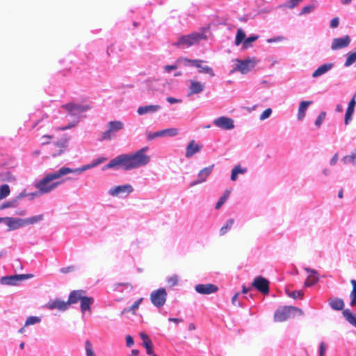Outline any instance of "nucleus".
Instances as JSON below:
<instances>
[{"label":"nucleus","mask_w":356,"mask_h":356,"mask_svg":"<svg viewBox=\"0 0 356 356\" xmlns=\"http://www.w3.org/2000/svg\"><path fill=\"white\" fill-rule=\"evenodd\" d=\"M272 113V110L270 108H266L264 110L262 113L260 115L259 119L261 120H264L269 118Z\"/></svg>","instance_id":"5fc2aeb1"},{"label":"nucleus","mask_w":356,"mask_h":356,"mask_svg":"<svg viewBox=\"0 0 356 356\" xmlns=\"http://www.w3.org/2000/svg\"><path fill=\"white\" fill-rule=\"evenodd\" d=\"M4 222L8 227V230H13L24 227V220L22 218H16L11 217H4Z\"/></svg>","instance_id":"a211bd4d"},{"label":"nucleus","mask_w":356,"mask_h":356,"mask_svg":"<svg viewBox=\"0 0 356 356\" xmlns=\"http://www.w3.org/2000/svg\"><path fill=\"white\" fill-rule=\"evenodd\" d=\"M46 307L49 309H57L60 311H65L69 307L67 301H63L59 299L49 302Z\"/></svg>","instance_id":"aec40b11"},{"label":"nucleus","mask_w":356,"mask_h":356,"mask_svg":"<svg viewBox=\"0 0 356 356\" xmlns=\"http://www.w3.org/2000/svg\"><path fill=\"white\" fill-rule=\"evenodd\" d=\"M106 159H104V158H100V159H98L93 164L90 165H88L86 167H83V168H84L83 170L90 168V167H93V166H95L98 164H100L101 163H102L104 161H105Z\"/></svg>","instance_id":"680f3d73"},{"label":"nucleus","mask_w":356,"mask_h":356,"mask_svg":"<svg viewBox=\"0 0 356 356\" xmlns=\"http://www.w3.org/2000/svg\"><path fill=\"white\" fill-rule=\"evenodd\" d=\"M70 115L76 116L79 119V115L90 109L89 105H81L74 102H70L62 106Z\"/></svg>","instance_id":"39448f33"},{"label":"nucleus","mask_w":356,"mask_h":356,"mask_svg":"<svg viewBox=\"0 0 356 356\" xmlns=\"http://www.w3.org/2000/svg\"><path fill=\"white\" fill-rule=\"evenodd\" d=\"M234 223V220L233 218H229L225 223L224 226H222L220 229V235L225 234L228 230H229Z\"/></svg>","instance_id":"e433bc0d"},{"label":"nucleus","mask_w":356,"mask_h":356,"mask_svg":"<svg viewBox=\"0 0 356 356\" xmlns=\"http://www.w3.org/2000/svg\"><path fill=\"white\" fill-rule=\"evenodd\" d=\"M286 294L290 298H292L293 299H298V298H302L304 296V293L302 290H297V291H290L289 290L286 291Z\"/></svg>","instance_id":"ea45409f"},{"label":"nucleus","mask_w":356,"mask_h":356,"mask_svg":"<svg viewBox=\"0 0 356 356\" xmlns=\"http://www.w3.org/2000/svg\"><path fill=\"white\" fill-rule=\"evenodd\" d=\"M160 136H163V134L161 133V131H157V132H154L153 134H149L148 135V138L149 140H152L154 138H156V137H160Z\"/></svg>","instance_id":"e2e57ef3"},{"label":"nucleus","mask_w":356,"mask_h":356,"mask_svg":"<svg viewBox=\"0 0 356 356\" xmlns=\"http://www.w3.org/2000/svg\"><path fill=\"white\" fill-rule=\"evenodd\" d=\"M86 293V292L84 290H74L71 291L67 301L68 306L71 304H75L79 300L81 301Z\"/></svg>","instance_id":"6ab92c4d"},{"label":"nucleus","mask_w":356,"mask_h":356,"mask_svg":"<svg viewBox=\"0 0 356 356\" xmlns=\"http://www.w3.org/2000/svg\"><path fill=\"white\" fill-rule=\"evenodd\" d=\"M44 140L42 143V145L49 144L50 143V140L54 138V136L51 135H44L42 137Z\"/></svg>","instance_id":"13d9d810"},{"label":"nucleus","mask_w":356,"mask_h":356,"mask_svg":"<svg viewBox=\"0 0 356 356\" xmlns=\"http://www.w3.org/2000/svg\"><path fill=\"white\" fill-rule=\"evenodd\" d=\"M246 172V168H242L240 165H236L232 170L231 180L236 181L238 174H244Z\"/></svg>","instance_id":"7c9ffc66"},{"label":"nucleus","mask_w":356,"mask_h":356,"mask_svg":"<svg viewBox=\"0 0 356 356\" xmlns=\"http://www.w3.org/2000/svg\"><path fill=\"white\" fill-rule=\"evenodd\" d=\"M33 277V274H21L9 276H4L0 279V283L3 285H16L19 282L25 280Z\"/></svg>","instance_id":"0eeeda50"},{"label":"nucleus","mask_w":356,"mask_h":356,"mask_svg":"<svg viewBox=\"0 0 356 356\" xmlns=\"http://www.w3.org/2000/svg\"><path fill=\"white\" fill-rule=\"evenodd\" d=\"M124 124L121 121H111L108 123V130L103 132L101 140H111L113 134L122 129Z\"/></svg>","instance_id":"6e6552de"},{"label":"nucleus","mask_w":356,"mask_h":356,"mask_svg":"<svg viewBox=\"0 0 356 356\" xmlns=\"http://www.w3.org/2000/svg\"><path fill=\"white\" fill-rule=\"evenodd\" d=\"M295 314L301 316L303 314V311L298 307L284 306L275 311L274 314V320L277 322H282Z\"/></svg>","instance_id":"20e7f679"},{"label":"nucleus","mask_w":356,"mask_h":356,"mask_svg":"<svg viewBox=\"0 0 356 356\" xmlns=\"http://www.w3.org/2000/svg\"><path fill=\"white\" fill-rule=\"evenodd\" d=\"M163 136L168 135L169 136H175L178 134V130L175 128H170L161 130Z\"/></svg>","instance_id":"49530a36"},{"label":"nucleus","mask_w":356,"mask_h":356,"mask_svg":"<svg viewBox=\"0 0 356 356\" xmlns=\"http://www.w3.org/2000/svg\"><path fill=\"white\" fill-rule=\"evenodd\" d=\"M205 38L206 35L203 33H193L181 36L172 45L178 48L190 47L191 46L198 44L201 40Z\"/></svg>","instance_id":"7ed1b4c3"},{"label":"nucleus","mask_w":356,"mask_h":356,"mask_svg":"<svg viewBox=\"0 0 356 356\" xmlns=\"http://www.w3.org/2000/svg\"><path fill=\"white\" fill-rule=\"evenodd\" d=\"M161 108L159 105H147L145 106H140L138 108V113L139 115H144L148 113H154Z\"/></svg>","instance_id":"bb28decb"},{"label":"nucleus","mask_w":356,"mask_h":356,"mask_svg":"<svg viewBox=\"0 0 356 356\" xmlns=\"http://www.w3.org/2000/svg\"><path fill=\"white\" fill-rule=\"evenodd\" d=\"M143 300V298H139L129 308L124 309L122 313L131 312L133 314H135L136 311L138 309Z\"/></svg>","instance_id":"4c0bfd02"},{"label":"nucleus","mask_w":356,"mask_h":356,"mask_svg":"<svg viewBox=\"0 0 356 356\" xmlns=\"http://www.w3.org/2000/svg\"><path fill=\"white\" fill-rule=\"evenodd\" d=\"M305 270L309 273L304 283L305 286H311L318 282V275L315 270L306 268Z\"/></svg>","instance_id":"4be33fe9"},{"label":"nucleus","mask_w":356,"mask_h":356,"mask_svg":"<svg viewBox=\"0 0 356 356\" xmlns=\"http://www.w3.org/2000/svg\"><path fill=\"white\" fill-rule=\"evenodd\" d=\"M74 269H75L74 266H70L64 267V268H60V271L62 273H68L70 272L73 271Z\"/></svg>","instance_id":"4d7b16f0"},{"label":"nucleus","mask_w":356,"mask_h":356,"mask_svg":"<svg viewBox=\"0 0 356 356\" xmlns=\"http://www.w3.org/2000/svg\"><path fill=\"white\" fill-rule=\"evenodd\" d=\"M81 302V311L83 314L86 312L91 313V305L94 302V299L91 297L84 296Z\"/></svg>","instance_id":"393cba45"},{"label":"nucleus","mask_w":356,"mask_h":356,"mask_svg":"<svg viewBox=\"0 0 356 356\" xmlns=\"http://www.w3.org/2000/svg\"><path fill=\"white\" fill-rule=\"evenodd\" d=\"M342 314L346 320L356 327V314L348 309H344Z\"/></svg>","instance_id":"c756f323"},{"label":"nucleus","mask_w":356,"mask_h":356,"mask_svg":"<svg viewBox=\"0 0 356 356\" xmlns=\"http://www.w3.org/2000/svg\"><path fill=\"white\" fill-rule=\"evenodd\" d=\"M302 0H289L283 5V7L293 9L296 7Z\"/></svg>","instance_id":"de8ad7c7"},{"label":"nucleus","mask_w":356,"mask_h":356,"mask_svg":"<svg viewBox=\"0 0 356 356\" xmlns=\"http://www.w3.org/2000/svg\"><path fill=\"white\" fill-rule=\"evenodd\" d=\"M84 168L72 169L67 167H62L58 170L46 175L42 179L38 181L35 187L38 188L41 194H45L51 192L63 181H55L54 179H58L69 173H81L83 171Z\"/></svg>","instance_id":"f03ea898"},{"label":"nucleus","mask_w":356,"mask_h":356,"mask_svg":"<svg viewBox=\"0 0 356 356\" xmlns=\"http://www.w3.org/2000/svg\"><path fill=\"white\" fill-rule=\"evenodd\" d=\"M190 86H189V92L188 95H194V94H198L201 92L204 88V83H202L200 81H195V80H191L190 81Z\"/></svg>","instance_id":"b1692460"},{"label":"nucleus","mask_w":356,"mask_h":356,"mask_svg":"<svg viewBox=\"0 0 356 356\" xmlns=\"http://www.w3.org/2000/svg\"><path fill=\"white\" fill-rule=\"evenodd\" d=\"M167 282L170 286H174L177 285L178 283V276L175 275L171 276L170 277L168 278Z\"/></svg>","instance_id":"864d4df0"},{"label":"nucleus","mask_w":356,"mask_h":356,"mask_svg":"<svg viewBox=\"0 0 356 356\" xmlns=\"http://www.w3.org/2000/svg\"><path fill=\"white\" fill-rule=\"evenodd\" d=\"M140 339L143 340V346L145 348L147 355H154L153 343L147 334L141 332L140 334Z\"/></svg>","instance_id":"5701e85b"},{"label":"nucleus","mask_w":356,"mask_h":356,"mask_svg":"<svg viewBox=\"0 0 356 356\" xmlns=\"http://www.w3.org/2000/svg\"><path fill=\"white\" fill-rule=\"evenodd\" d=\"M126 343L128 347H131L134 345V341L131 335L126 336Z\"/></svg>","instance_id":"bf43d9fd"},{"label":"nucleus","mask_w":356,"mask_h":356,"mask_svg":"<svg viewBox=\"0 0 356 356\" xmlns=\"http://www.w3.org/2000/svg\"><path fill=\"white\" fill-rule=\"evenodd\" d=\"M133 191V188L130 184H125L122 186H118L115 188H111L108 193L112 196H119L121 194L125 193L129 195Z\"/></svg>","instance_id":"2eb2a0df"},{"label":"nucleus","mask_w":356,"mask_h":356,"mask_svg":"<svg viewBox=\"0 0 356 356\" xmlns=\"http://www.w3.org/2000/svg\"><path fill=\"white\" fill-rule=\"evenodd\" d=\"M355 97H356V92L355 93L354 96L349 102L348 108L346 111L345 117H344V124L346 125H348L352 120V118H353L354 111H355V106L356 105Z\"/></svg>","instance_id":"f3484780"},{"label":"nucleus","mask_w":356,"mask_h":356,"mask_svg":"<svg viewBox=\"0 0 356 356\" xmlns=\"http://www.w3.org/2000/svg\"><path fill=\"white\" fill-rule=\"evenodd\" d=\"M350 283L353 286V290L350 294V305L352 307H354L355 305H356V280H351Z\"/></svg>","instance_id":"72a5a7b5"},{"label":"nucleus","mask_w":356,"mask_h":356,"mask_svg":"<svg viewBox=\"0 0 356 356\" xmlns=\"http://www.w3.org/2000/svg\"><path fill=\"white\" fill-rule=\"evenodd\" d=\"M325 351H326L325 343L323 341H322L320 343V347H319V356H325Z\"/></svg>","instance_id":"6e6d98bb"},{"label":"nucleus","mask_w":356,"mask_h":356,"mask_svg":"<svg viewBox=\"0 0 356 356\" xmlns=\"http://www.w3.org/2000/svg\"><path fill=\"white\" fill-rule=\"evenodd\" d=\"M198 68V72L199 73H204V74H209L211 76H215V74L213 72V70L211 67H209V66H203L202 64H200V67H197Z\"/></svg>","instance_id":"79ce46f5"},{"label":"nucleus","mask_w":356,"mask_h":356,"mask_svg":"<svg viewBox=\"0 0 356 356\" xmlns=\"http://www.w3.org/2000/svg\"><path fill=\"white\" fill-rule=\"evenodd\" d=\"M325 116H326V112L322 111L319 114V115L317 117V118L315 121V125L316 127H319L322 124L323 120H325Z\"/></svg>","instance_id":"8fccbe9b"},{"label":"nucleus","mask_w":356,"mask_h":356,"mask_svg":"<svg viewBox=\"0 0 356 356\" xmlns=\"http://www.w3.org/2000/svg\"><path fill=\"white\" fill-rule=\"evenodd\" d=\"M245 33L241 29H238L236 32V39H235V44L236 45H239L242 41L245 40Z\"/></svg>","instance_id":"a19ab883"},{"label":"nucleus","mask_w":356,"mask_h":356,"mask_svg":"<svg viewBox=\"0 0 356 356\" xmlns=\"http://www.w3.org/2000/svg\"><path fill=\"white\" fill-rule=\"evenodd\" d=\"M316 8V6L314 4H310L307 5L302 8L301 15H305L311 13Z\"/></svg>","instance_id":"3c124183"},{"label":"nucleus","mask_w":356,"mask_h":356,"mask_svg":"<svg viewBox=\"0 0 356 356\" xmlns=\"http://www.w3.org/2000/svg\"><path fill=\"white\" fill-rule=\"evenodd\" d=\"M356 61V51L348 54L344 63L346 67H349Z\"/></svg>","instance_id":"c03bdc74"},{"label":"nucleus","mask_w":356,"mask_h":356,"mask_svg":"<svg viewBox=\"0 0 356 356\" xmlns=\"http://www.w3.org/2000/svg\"><path fill=\"white\" fill-rule=\"evenodd\" d=\"M179 61H184L186 63L191 64V65H193L195 67H200V64H202L203 63H204V61L202 60H199V59L193 60V59H188L186 58H181L179 59Z\"/></svg>","instance_id":"f704fd0d"},{"label":"nucleus","mask_w":356,"mask_h":356,"mask_svg":"<svg viewBox=\"0 0 356 356\" xmlns=\"http://www.w3.org/2000/svg\"><path fill=\"white\" fill-rule=\"evenodd\" d=\"M67 146V139L65 138H60L54 144V149L51 155L54 157L60 156L66 149Z\"/></svg>","instance_id":"ddd939ff"},{"label":"nucleus","mask_w":356,"mask_h":356,"mask_svg":"<svg viewBox=\"0 0 356 356\" xmlns=\"http://www.w3.org/2000/svg\"><path fill=\"white\" fill-rule=\"evenodd\" d=\"M229 194H230V191L229 190H226L224 192L222 195L220 197V199L218 200V201L216 204V206H215L216 209H219L225 204V202L229 198Z\"/></svg>","instance_id":"473e14b6"},{"label":"nucleus","mask_w":356,"mask_h":356,"mask_svg":"<svg viewBox=\"0 0 356 356\" xmlns=\"http://www.w3.org/2000/svg\"><path fill=\"white\" fill-rule=\"evenodd\" d=\"M338 161V154H335L330 160V164L334 165Z\"/></svg>","instance_id":"774afa93"},{"label":"nucleus","mask_w":356,"mask_h":356,"mask_svg":"<svg viewBox=\"0 0 356 356\" xmlns=\"http://www.w3.org/2000/svg\"><path fill=\"white\" fill-rule=\"evenodd\" d=\"M10 192L8 184H3L0 186V200H3L9 195Z\"/></svg>","instance_id":"58836bf2"},{"label":"nucleus","mask_w":356,"mask_h":356,"mask_svg":"<svg viewBox=\"0 0 356 356\" xmlns=\"http://www.w3.org/2000/svg\"><path fill=\"white\" fill-rule=\"evenodd\" d=\"M332 67V64L326 63L318 67L312 74L313 78H316L328 72Z\"/></svg>","instance_id":"cd10ccee"},{"label":"nucleus","mask_w":356,"mask_h":356,"mask_svg":"<svg viewBox=\"0 0 356 356\" xmlns=\"http://www.w3.org/2000/svg\"><path fill=\"white\" fill-rule=\"evenodd\" d=\"M148 147H144L131 154H122L115 157L106 165V168H119L124 170H131L147 165L151 160L146 154Z\"/></svg>","instance_id":"f257e3e1"},{"label":"nucleus","mask_w":356,"mask_h":356,"mask_svg":"<svg viewBox=\"0 0 356 356\" xmlns=\"http://www.w3.org/2000/svg\"><path fill=\"white\" fill-rule=\"evenodd\" d=\"M40 322V318L36 316H29L27 318L24 326L33 325Z\"/></svg>","instance_id":"09e8293b"},{"label":"nucleus","mask_w":356,"mask_h":356,"mask_svg":"<svg viewBox=\"0 0 356 356\" xmlns=\"http://www.w3.org/2000/svg\"><path fill=\"white\" fill-rule=\"evenodd\" d=\"M329 305L332 309L340 311L344 307V302L342 299L339 298H330Z\"/></svg>","instance_id":"a878e982"},{"label":"nucleus","mask_w":356,"mask_h":356,"mask_svg":"<svg viewBox=\"0 0 356 356\" xmlns=\"http://www.w3.org/2000/svg\"><path fill=\"white\" fill-rule=\"evenodd\" d=\"M214 168V164L210 166L206 167L201 170L198 173V179L191 184V186H193L196 184H200L206 181L207 178L211 175Z\"/></svg>","instance_id":"dca6fc26"},{"label":"nucleus","mask_w":356,"mask_h":356,"mask_svg":"<svg viewBox=\"0 0 356 356\" xmlns=\"http://www.w3.org/2000/svg\"><path fill=\"white\" fill-rule=\"evenodd\" d=\"M252 286L255 287L259 291L264 294L269 293V282L267 279L259 276L257 277L252 284Z\"/></svg>","instance_id":"1a4fd4ad"},{"label":"nucleus","mask_w":356,"mask_h":356,"mask_svg":"<svg viewBox=\"0 0 356 356\" xmlns=\"http://www.w3.org/2000/svg\"><path fill=\"white\" fill-rule=\"evenodd\" d=\"M213 124L216 127L225 130H230L234 127V120L225 116L216 118L214 120Z\"/></svg>","instance_id":"9b49d317"},{"label":"nucleus","mask_w":356,"mask_h":356,"mask_svg":"<svg viewBox=\"0 0 356 356\" xmlns=\"http://www.w3.org/2000/svg\"><path fill=\"white\" fill-rule=\"evenodd\" d=\"M115 286L116 287L119 286H124L127 288H129L130 289H133L134 286L133 285L131 284V283H129V282H126V283H117L115 284Z\"/></svg>","instance_id":"69168bd1"},{"label":"nucleus","mask_w":356,"mask_h":356,"mask_svg":"<svg viewBox=\"0 0 356 356\" xmlns=\"http://www.w3.org/2000/svg\"><path fill=\"white\" fill-rule=\"evenodd\" d=\"M176 69H177V65H168L164 67L165 72L168 73Z\"/></svg>","instance_id":"052dcab7"},{"label":"nucleus","mask_w":356,"mask_h":356,"mask_svg":"<svg viewBox=\"0 0 356 356\" xmlns=\"http://www.w3.org/2000/svg\"><path fill=\"white\" fill-rule=\"evenodd\" d=\"M256 63L257 62L254 59L238 60V64L234 70L239 71L242 74H246L254 67Z\"/></svg>","instance_id":"9d476101"},{"label":"nucleus","mask_w":356,"mask_h":356,"mask_svg":"<svg viewBox=\"0 0 356 356\" xmlns=\"http://www.w3.org/2000/svg\"><path fill=\"white\" fill-rule=\"evenodd\" d=\"M312 101H302L300 103L298 113V120H302L305 115V111L307 109L309 105L312 104Z\"/></svg>","instance_id":"c85d7f7f"},{"label":"nucleus","mask_w":356,"mask_h":356,"mask_svg":"<svg viewBox=\"0 0 356 356\" xmlns=\"http://www.w3.org/2000/svg\"><path fill=\"white\" fill-rule=\"evenodd\" d=\"M339 18L334 17L330 22V27L336 28L339 26Z\"/></svg>","instance_id":"0e129e2a"},{"label":"nucleus","mask_w":356,"mask_h":356,"mask_svg":"<svg viewBox=\"0 0 356 356\" xmlns=\"http://www.w3.org/2000/svg\"><path fill=\"white\" fill-rule=\"evenodd\" d=\"M24 220V225H33L38 223V222L43 220V215L40 214L38 216H32L28 218L23 219Z\"/></svg>","instance_id":"2f4dec72"},{"label":"nucleus","mask_w":356,"mask_h":356,"mask_svg":"<svg viewBox=\"0 0 356 356\" xmlns=\"http://www.w3.org/2000/svg\"><path fill=\"white\" fill-rule=\"evenodd\" d=\"M258 38V36H250L246 38L243 43L245 48H248L250 46V43L254 42Z\"/></svg>","instance_id":"603ef678"},{"label":"nucleus","mask_w":356,"mask_h":356,"mask_svg":"<svg viewBox=\"0 0 356 356\" xmlns=\"http://www.w3.org/2000/svg\"><path fill=\"white\" fill-rule=\"evenodd\" d=\"M350 37L348 35L342 38H334L332 40L331 48L334 51L346 48L350 44Z\"/></svg>","instance_id":"f8f14e48"},{"label":"nucleus","mask_w":356,"mask_h":356,"mask_svg":"<svg viewBox=\"0 0 356 356\" xmlns=\"http://www.w3.org/2000/svg\"><path fill=\"white\" fill-rule=\"evenodd\" d=\"M167 292L164 288L153 291L150 295L152 303L156 307H161L165 303Z\"/></svg>","instance_id":"423d86ee"},{"label":"nucleus","mask_w":356,"mask_h":356,"mask_svg":"<svg viewBox=\"0 0 356 356\" xmlns=\"http://www.w3.org/2000/svg\"><path fill=\"white\" fill-rule=\"evenodd\" d=\"M167 101L170 104L179 103L181 102L180 99H176V98H174L172 97H167Z\"/></svg>","instance_id":"338daca9"},{"label":"nucleus","mask_w":356,"mask_h":356,"mask_svg":"<svg viewBox=\"0 0 356 356\" xmlns=\"http://www.w3.org/2000/svg\"><path fill=\"white\" fill-rule=\"evenodd\" d=\"M195 289L200 294H210L218 291V287L213 284H199L195 286Z\"/></svg>","instance_id":"4468645a"},{"label":"nucleus","mask_w":356,"mask_h":356,"mask_svg":"<svg viewBox=\"0 0 356 356\" xmlns=\"http://www.w3.org/2000/svg\"><path fill=\"white\" fill-rule=\"evenodd\" d=\"M17 205H18L17 200V199L13 200L10 201L3 202L0 206V210H3V209L10 208V207H17Z\"/></svg>","instance_id":"37998d69"},{"label":"nucleus","mask_w":356,"mask_h":356,"mask_svg":"<svg viewBox=\"0 0 356 356\" xmlns=\"http://www.w3.org/2000/svg\"><path fill=\"white\" fill-rule=\"evenodd\" d=\"M202 147V146L198 143H196L194 140H191L186 147L185 154L186 157L190 158L193 156L195 154L200 152Z\"/></svg>","instance_id":"412c9836"},{"label":"nucleus","mask_w":356,"mask_h":356,"mask_svg":"<svg viewBox=\"0 0 356 356\" xmlns=\"http://www.w3.org/2000/svg\"><path fill=\"white\" fill-rule=\"evenodd\" d=\"M86 356H95L91 342L87 340L85 343Z\"/></svg>","instance_id":"a18cd8bd"},{"label":"nucleus","mask_w":356,"mask_h":356,"mask_svg":"<svg viewBox=\"0 0 356 356\" xmlns=\"http://www.w3.org/2000/svg\"><path fill=\"white\" fill-rule=\"evenodd\" d=\"M341 161L345 164H347L349 163L355 164V161H356V148L355 149L354 152L351 153V154L344 156L342 158Z\"/></svg>","instance_id":"c9c22d12"}]
</instances>
